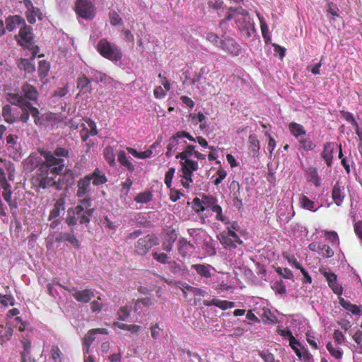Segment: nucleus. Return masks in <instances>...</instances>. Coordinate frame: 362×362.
Segmentation results:
<instances>
[{"label": "nucleus", "instance_id": "obj_1", "mask_svg": "<svg viewBox=\"0 0 362 362\" xmlns=\"http://www.w3.org/2000/svg\"><path fill=\"white\" fill-rule=\"evenodd\" d=\"M195 148L194 145L187 144L182 152L178 153L175 156L176 159L181 160L180 162V172L182 173L180 175L181 184L187 189L189 188L193 182V173L199 169L198 162L189 158L192 155H194Z\"/></svg>", "mask_w": 362, "mask_h": 362}, {"label": "nucleus", "instance_id": "obj_2", "mask_svg": "<svg viewBox=\"0 0 362 362\" xmlns=\"http://www.w3.org/2000/svg\"><path fill=\"white\" fill-rule=\"evenodd\" d=\"M226 19L227 21L234 19L238 29L245 32L247 37H251L256 31L252 18L250 16L248 11L242 7L230 8Z\"/></svg>", "mask_w": 362, "mask_h": 362}, {"label": "nucleus", "instance_id": "obj_3", "mask_svg": "<svg viewBox=\"0 0 362 362\" xmlns=\"http://www.w3.org/2000/svg\"><path fill=\"white\" fill-rule=\"evenodd\" d=\"M40 153L45 160L38 165L37 172L43 173L51 172L52 175H58L62 173L65 167L64 159L57 157L53 152L49 151L42 150Z\"/></svg>", "mask_w": 362, "mask_h": 362}, {"label": "nucleus", "instance_id": "obj_4", "mask_svg": "<svg viewBox=\"0 0 362 362\" xmlns=\"http://www.w3.org/2000/svg\"><path fill=\"white\" fill-rule=\"evenodd\" d=\"M96 49L103 57L111 62H118L122 57L120 49L115 44L109 42L106 38L99 40Z\"/></svg>", "mask_w": 362, "mask_h": 362}, {"label": "nucleus", "instance_id": "obj_5", "mask_svg": "<svg viewBox=\"0 0 362 362\" xmlns=\"http://www.w3.org/2000/svg\"><path fill=\"white\" fill-rule=\"evenodd\" d=\"M72 214H75L80 224H87L90 221L95 209L91 207L90 197H84L78 202L74 209H71Z\"/></svg>", "mask_w": 362, "mask_h": 362}, {"label": "nucleus", "instance_id": "obj_6", "mask_svg": "<svg viewBox=\"0 0 362 362\" xmlns=\"http://www.w3.org/2000/svg\"><path fill=\"white\" fill-rule=\"evenodd\" d=\"M159 244L158 237L151 233L140 238L134 244V252L141 256L146 255L149 250Z\"/></svg>", "mask_w": 362, "mask_h": 362}, {"label": "nucleus", "instance_id": "obj_7", "mask_svg": "<svg viewBox=\"0 0 362 362\" xmlns=\"http://www.w3.org/2000/svg\"><path fill=\"white\" fill-rule=\"evenodd\" d=\"M202 202L204 206L198 208L199 211H204L207 209H211L214 212L216 213V219L226 224L229 223L228 217L222 214V208L216 204L217 199L212 195H204L202 197Z\"/></svg>", "mask_w": 362, "mask_h": 362}, {"label": "nucleus", "instance_id": "obj_8", "mask_svg": "<svg viewBox=\"0 0 362 362\" xmlns=\"http://www.w3.org/2000/svg\"><path fill=\"white\" fill-rule=\"evenodd\" d=\"M217 237L225 249H235L238 245L243 243L242 240L230 228H228L227 230L220 233Z\"/></svg>", "mask_w": 362, "mask_h": 362}, {"label": "nucleus", "instance_id": "obj_9", "mask_svg": "<svg viewBox=\"0 0 362 362\" xmlns=\"http://www.w3.org/2000/svg\"><path fill=\"white\" fill-rule=\"evenodd\" d=\"M74 11L81 18L92 20L95 16V8L89 0H76Z\"/></svg>", "mask_w": 362, "mask_h": 362}, {"label": "nucleus", "instance_id": "obj_10", "mask_svg": "<svg viewBox=\"0 0 362 362\" xmlns=\"http://www.w3.org/2000/svg\"><path fill=\"white\" fill-rule=\"evenodd\" d=\"M18 44L22 47H30L34 41L33 28L25 24L19 30L18 34L15 36Z\"/></svg>", "mask_w": 362, "mask_h": 362}, {"label": "nucleus", "instance_id": "obj_11", "mask_svg": "<svg viewBox=\"0 0 362 362\" xmlns=\"http://www.w3.org/2000/svg\"><path fill=\"white\" fill-rule=\"evenodd\" d=\"M23 4L27 9L25 12V17L30 24L35 23L36 18L40 21L43 19V14L40 9L35 7L30 0H23Z\"/></svg>", "mask_w": 362, "mask_h": 362}, {"label": "nucleus", "instance_id": "obj_12", "mask_svg": "<svg viewBox=\"0 0 362 362\" xmlns=\"http://www.w3.org/2000/svg\"><path fill=\"white\" fill-rule=\"evenodd\" d=\"M220 48L233 56L239 55L242 50L240 45L233 38L223 40Z\"/></svg>", "mask_w": 362, "mask_h": 362}, {"label": "nucleus", "instance_id": "obj_13", "mask_svg": "<svg viewBox=\"0 0 362 362\" xmlns=\"http://www.w3.org/2000/svg\"><path fill=\"white\" fill-rule=\"evenodd\" d=\"M107 330L105 328H96L90 329L83 339V345L85 346V349L83 350L84 354L86 355V354L89 353L90 346L95 340V334H107Z\"/></svg>", "mask_w": 362, "mask_h": 362}, {"label": "nucleus", "instance_id": "obj_14", "mask_svg": "<svg viewBox=\"0 0 362 362\" xmlns=\"http://www.w3.org/2000/svg\"><path fill=\"white\" fill-rule=\"evenodd\" d=\"M322 274L328 282V285L332 291L337 294L341 295L343 292L342 286L337 282V275L331 272H323Z\"/></svg>", "mask_w": 362, "mask_h": 362}, {"label": "nucleus", "instance_id": "obj_15", "mask_svg": "<svg viewBox=\"0 0 362 362\" xmlns=\"http://www.w3.org/2000/svg\"><path fill=\"white\" fill-rule=\"evenodd\" d=\"M90 80L83 74L81 73L77 78L76 88L79 90V94H90L92 93V87L90 86Z\"/></svg>", "mask_w": 362, "mask_h": 362}, {"label": "nucleus", "instance_id": "obj_16", "mask_svg": "<svg viewBox=\"0 0 362 362\" xmlns=\"http://www.w3.org/2000/svg\"><path fill=\"white\" fill-rule=\"evenodd\" d=\"M57 175H52L51 172L43 173L42 172H37V180L39 182V187L46 189L52 187L55 185L56 182L54 178Z\"/></svg>", "mask_w": 362, "mask_h": 362}, {"label": "nucleus", "instance_id": "obj_17", "mask_svg": "<svg viewBox=\"0 0 362 362\" xmlns=\"http://www.w3.org/2000/svg\"><path fill=\"white\" fill-rule=\"evenodd\" d=\"M90 192V181L89 176L85 175L77 181L76 196L78 198L84 197Z\"/></svg>", "mask_w": 362, "mask_h": 362}, {"label": "nucleus", "instance_id": "obj_18", "mask_svg": "<svg viewBox=\"0 0 362 362\" xmlns=\"http://www.w3.org/2000/svg\"><path fill=\"white\" fill-rule=\"evenodd\" d=\"M344 191V187L341 185L339 181H337L332 190V198L338 206H341L344 202L345 197Z\"/></svg>", "mask_w": 362, "mask_h": 362}, {"label": "nucleus", "instance_id": "obj_19", "mask_svg": "<svg viewBox=\"0 0 362 362\" xmlns=\"http://www.w3.org/2000/svg\"><path fill=\"white\" fill-rule=\"evenodd\" d=\"M6 29L8 32H13L21 25H25V19L19 15L8 16L6 20Z\"/></svg>", "mask_w": 362, "mask_h": 362}, {"label": "nucleus", "instance_id": "obj_20", "mask_svg": "<svg viewBox=\"0 0 362 362\" xmlns=\"http://www.w3.org/2000/svg\"><path fill=\"white\" fill-rule=\"evenodd\" d=\"M334 150V144L333 142H326L323 146V151L321 153V157L323 158L328 167L332 165L333 154Z\"/></svg>", "mask_w": 362, "mask_h": 362}, {"label": "nucleus", "instance_id": "obj_21", "mask_svg": "<svg viewBox=\"0 0 362 362\" xmlns=\"http://www.w3.org/2000/svg\"><path fill=\"white\" fill-rule=\"evenodd\" d=\"M180 139H182V138L180 137L178 132L169 139L168 144L167 146V151L165 153V156L168 158L171 157L173 154L179 148L177 146L182 144Z\"/></svg>", "mask_w": 362, "mask_h": 362}, {"label": "nucleus", "instance_id": "obj_22", "mask_svg": "<svg viewBox=\"0 0 362 362\" xmlns=\"http://www.w3.org/2000/svg\"><path fill=\"white\" fill-rule=\"evenodd\" d=\"M203 304L205 306H211L214 305L223 310H226L229 308H232L235 307V303L232 301H228L226 300H220L218 298H213L211 300H204L203 301Z\"/></svg>", "mask_w": 362, "mask_h": 362}, {"label": "nucleus", "instance_id": "obj_23", "mask_svg": "<svg viewBox=\"0 0 362 362\" xmlns=\"http://www.w3.org/2000/svg\"><path fill=\"white\" fill-rule=\"evenodd\" d=\"M89 176L90 181L94 186L102 185L107 182L105 174L99 168H95L92 173L87 175Z\"/></svg>", "mask_w": 362, "mask_h": 362}, {"label": "nucleus", "instance_id": "obj_24", "mask_svg": "<svg viewBox=\"0 0 362 362\" xmlns=\"http://www.w3.org/2000/svg\"><path fill=\"white\" fill-rule=\"evenodd\" d=\"M55 240L57 243L68 242L77 249L80 247L79 241L74 234L73 230H71V233H60L56 237Z\"/></svg>", "mask_w": 362, "mask_h": 362}, {"label": "nucleus", "instance_id": "obj_25", "mask_svg": "<svg viewBox=\"0 0 362 362\" xmlns=\"http://www.w3.org/2000/svg\"><path fill=\"white\" fill-rule=\"evenodd\" d=\"M72 296L78 302L87 303L95 295L92 290L86 288L82 291L76 290V292L72 293Z\"/></svg>", "mask_w": 362, "mask_h": 362}, {"label": "nucleus", "instance_id": "obj_26", "mask_svg": "<svg viewBox=\"0 0 362 362\" xmlns=\"http://www.w3.org/2000/svg\"><path fill=\"white\" fill-rule=\"evenodd\" d=\"M0 187L3 189L2 197L7 202L10 209H16L18 208V204L16 201L12 200L11 185L8 184Z\"/></svg>", "mask_w": 362, "mask_h": 362}, {"label": "nucleus", "instance_id": "obj_27", "mask_svg": "<svg viewBox=\"0 0 362 362\" xmlns=\"http://www.w3.org/2000/svg\"><path fill=\"white\" fill-rule=\"evenodd\" d=\"M288 130L290 133L298 140L302 136L306 135L305 127L297 122H292L288 124Z\"/></svg>", "mask_w": 362, "mask_h": 362}, {"label": "nucleus", "instance_id": "obj_28", "mask_svg": "<svg viewBox=\"0 0 362 362\" xmlns=\"http://www.w3.org/2000/svg\"><path fill=\"white\" fill-rule=\"evenodd\" d=\"M298 142L299 144V151L308 152L313 151L317 146L316 144L306 135L298 139Z\"/></svg>", "mask_w": 362, "mask_h": 362}, {"label": "nucleus", "instance_id": "obj_29", "mask_svg": "<svg viewBox=\"0 0 362 362\" xmlns=\"http://www.w3.org/2000/svg\"><path fill=\"white\" fill-rule=\"evenodd\" d=\"M117 160L122 167H124L130 173L134 171L135 165L130 161L124 151L120 150L118 151Z\"/></svg>", "mask_w": 362, "mask_h": 362}, {"label": "nucleus", "instance_id": "obj_30", "mask_svg": "<svg viewBox=\"0 0 362 362\" xmlns=\"http://www.w3.org/2000/svg\"><path fill=\"white\" fill-rule=\"evenodd\" d=\"M305 173L308 181L313 183L316 187H319L321 185V179L318 175L317 168L310 167L306 170Z\"/></svg>", "mask_w": 362, "mask_h": 362}, {"label": "nucleus", "instance_id": "obj_31", "mask_svg": "<svg viewBox=\"0 0 362 362\" xmlns=\"http://www.w3.org/2000/svg\"><path fill=\"white\" fill-rule=\"evenodd\" d=\"M18 136L13 134H9L6 137V144L8 145V150L13 151V157L15 158L19 155L18 149L20 144L17 142Z\"/></svg>", "mask_w": 362, "mask_h": 362}, {"label": "nucleus", "instance_id": "obj_32", "mask_svg": "<svg viewBox=\"0 0 362 362\" xmlns=\"http://www.w3.org/2000/svg\"><path fill=\"white\" fill-rule=\"evenodd\" d=\"M178 251L182 257L187 256L189 252H192L194 247L192 244L185 238H180L178 240Z\"/></svg>", "mask_w": 362, "mask_h": 362}, {"label": "nucleus", "instance_id": "obj_33", "mask_svg": "<svg viewBox=\"0 0 362 362\" xmlns=\"http://www.w3.org/2000/svg\"><path fill=\"white\" fill-rule=\"evenodd\" d=\"M22 91L24 93L25 98L28 100L33 101H35L37 100L38 92L36 88L33 86L26 83L22 86Z\"/></svg>", "mask_w": 362, "mask_h": 362}, {"label": "nucleus", "instance_id": "obj_34", "mask_svg": "<svg viewBox=\"0 0 362 362\" xmlns=\"http://www.w3.org/2000/svg\"><path fill=\"white\" fill-rule=\"evenodd\" d=\"M13 329L11 327L6 325H0V344H3L9 341L13 335Z\"/></svg>", "mask_w": 362, "mask_h": 362}, {"label": "nucleus", "instance_id": "obj_35", "mask_svg": "<svg viewBox=\"0 0 362 362\" xmlns=\"http://www.w3.org/2000/svg\"><path fill=\"white\" fill-rule=\"evenodd\" d=\"M8 100L11 104L20 107L29 105V102L26 101L21 95L18 93H8Z\"/></svg>", "mask_w": 362, "mask_h": 362}, {"label": "nucleus", "instance_id": "obj_36", "mask_svg": "<svg viewBox=\"0 0 362 362\" xmlns=\"http://www.w3.org/2000/svg\"><path fill=\"white\" fill-rule=\"evenodd\" d=\"M210 267V265H205L201 264H196L192 265V268L194 269L199 276L206 279H209L211 276Z\"/></svg>", "mask_w": 362, "mask_h": 362}, {"label": "nucleus", "instance_id": "obj_37", "mask_svg": "<svg viewBox=\"0 0 362 362\" xmlns=\"http://www.w3.org/2000/svg\"><path fill=\"white\" fill-rule=\"evenodd\" d=\"M166 282L168 284H173V285H181L182 286H183L185 288L187 289V291H189V292H192V293H194L195 296H204L206 292L199 288H196V287H193L186 283H182V282H173V281H166Z\"/></svg>", "mask_w": 362, "mask_h": 362}, {"label": "nucleus", "instance_id": "obj_38", "mask_svg": "<svg viewBox=\"0 0 362 362\" xmlns=\"http://www.w3.org/2000/svg\"><path fill=\"white\" fill-rule=\"evenodd\" d=\"M299 204L303 209L311 211H316L318 209V208H315V203L305 195H302L299 198Z\"/></svg>", "mask_w": 362, "mask_h": 362}, {"label": "nucleus", "instance_id": "obj_39", "mask_svg": "<svg viewBox=\"0 0 362 362\" xmlns=\"http://www.w3.org/2000/svg\"><path fill=\"white\" fill-rule=\"evenodd\" d=\"M64 201L63 199H58L54 205V208L51 210L48 219L49 221L57 218L61 210H64Z\"/></svg>", "mask_w": 362, "mask_h": 362}, {"label": "nucleus", "instance_id": "obj_40", "mask_svg": "<svg viewBox=\"0 0 362 362\" xmlns=\"http://www.w3.org/2000/svg\"><path fill=\"white\" fill-rule=\"evenodd\" d=\"M50 357L54 362H64V354L58 345L51 346Z\"/></svg>", "mask_w": 362, "mask_h": 362}, {"label": "nucleus", "instance_id": "obj_41", "mask_svg": "<svg viewBox=\"0 0 362 362\" xmlns=\"http://www.w3.org/2000/svg\"><path fill=\"white\" fill-rule=\"evenodd\" d=\"M18 66L21 70H23L25 73H33L35 70L34 64L28 59H21L18 64Z\"/></svg>", "mask_w": 362, "mask_h": 362}, {"label": "nucleus", "instance_id": "obj_42", "mask_svg": "<svg viewBox=\"0 0 362 362\" xmlns=\"http://www.w3.org/2000/svg\"><path fill=\"white\" fill-rule=\"evenodd\" d=\"M103 156L110 166L115 165V155L111 146H106L103 150Z\"/></svg>", "mask_w": 362, "mask_h": 362}, {"label": "nucleus", "instance_id": "obj_43", "mask_svg": "<svg viewBox=\"0 0 362 362\" xmlns=\"http://www.w3.org/2000/svg\"><path fill=\"white\" fill-rule=\"evenodd\" d=\"M153 199V194L150 191H145L138 194L134 197V201L137 203L146 204Z\"/></svg>", "mask_w": 362, "mask_h": 362}, {"label": "nucleus", "instance_id": "obj_44", "mask_svg": "<svg viewBox=\"0 0 362 362\" xmlns=\"http://www.w3.org/2000/svg\"><path fill=\"white\" fill-rule=\"evenodd\" d=\"M50 65L46 60H41L39 62L38 74L40 78H44L48 76Z\"/></svg>", "mask_w": 362, "mask_h": 362}, {"label": "nucleus", "instance_id": "obj_45", "mask_svg": "<svg viewBox=\"0 0 362 362\" xmlns=\"http://www.w3.org/2000/svg\"><path fill=\"white\" fill-rule=\"evenodd\" d=\"M339 304L345 310L351 312L353 314L357 315L360 313V308L357 305L345 300L344 298L339 299Z\"/></svg>", "mask_w": 362, "mask_h": 362}, {"label": "nucleus", "instance_id": "obj_46", "mask_svg": "<svg viewBox=\"0 0 362 362\" xmlns=\"http://www.w3.org/2000/svg\"><path fill=\"white\" fill-rule=\"evenodd\" d=\"M113 327H117L120 329L127 330L131 332L136 333L140 330V326L136 325H127L122 322H115L113 323Z\"/></svg>", "mask_w": 362, "mask_h": 362}, {"label": "nucleus", "instance_id": "obj_47", "mask_svg": "<svg viewBox=\"0 0 362 362\" xmlns=\"http://www.w3.org/2000/svg\"><path fill=\"white\" fill-rule=\"evenodd\" d=\"M2 116L4 119L9 124H12L16 121V118L11 112V107L9 105L3 106Z\"/></svg>", "mask_w": 362, "mask_h": 362}, {"label": "nucleus", "instance_id": "obj_48", "mask_svg": "<svg viewBox=\"0 0 362 362\" xmlns=\"http://www.w3.org/2000/svg\"><path fill=\"white\" fill-rule=\"evenodd\" d=\"M324 235L326 238L327 240L330 242L333 246H334V245L339 246V238L336 231L325 230L324 232Z\"/></svg>", "mask_w": 362, "mask_h": 362}, {"label": "nucleus", "instance_id": "obj_49", "mask_svg": "<svg viewBox=\"0 0 362 362\" xmlns=\"http://www.w3.org/2000/svg\"><path fill=\"white\" fill-rule=\"evenodd\" d=\"M318 249L320 251L319 254L322 257L331 258L334 256V251L328 245L325 244L321 246H319Z\"/></svg>", "mask_w": 362, "mask_h": 362}, {"label": "nucleus", "instance_id": "obj_50", "mask_svg": "<svg viewBox=\"0 0 362 362\" xmlns=\"http://www.w3.org/2000/svg\"><path fill=\"white\" fill-rule=\"evenodd\" d=\"M329 354L336 359H340L342 357V351L339 348H334L331 342H328L326 346Z\"/></svg>", "mask_w": 362, "mask_h": 362}, {"label": "nucleus", "instance_id": "obj_51", "mask_svg": "<svg viewBox=\"0 0 362 362\" xmlns=\"http://www.w3.org/2000/svg\"><path fill=\"white\" fill-rule=\"evenodd\" d=\"M168 264L169 270L170 271L171 273L177 276L182 274L183 269L178 263H177L175 261H171L168 262Z\"/></svg>", "mask_w": 362, "mask_h": 362}, {"label": "nucleus", "instance_id": "obj_52", "mask_svg": "<svg viewBox=\"0 0 362 362\" xmlns=\"http://www.w3.org/2000/svg\"><path fill=\"white\" fill-rule=\"evenodd\" d=\"M272 288L279 294H284L286 292V285L281 279L276 281Z\"/></svg>", "mask_w": 362, "mask_h": 362}, {"label": "nucleus", "instance_id": "obj_53", "mask_svg": "<svg viewBox=\"0 0 362 362\" xmlns=\"http://www.w3.org/2000/svg\"><path fill=\"white\" fill-rule=\"evenodd\" d=\"M206 39L208 41H209L211 43H212L214 46L221 47V42H223V40H221L219 37L214 33H209L206 35Z\"/></svg>", "mask_w": 362, "mask_h": 362}, {"label": "nucleus", "instance_id": "obj_54", "mask_svg": "<svg viewBox=\"0 0 362 362\" xmlns=\"http://www.w3.org/2000/svg\"><path fill=\"white\" fill-rule=\"evenodd\" d=\"M109 18L112 25L116 26L122 23V20L115 11L109 13Z\"/></svg>", "mask_w": 362, "mask_h": 362}, {"label": "nucleus", "instance_id": "obj_55", "mask_svg": "<svg viewBox=\"0 0 362 362\" xmlns=\"http://www.w3.org/2000/svg\"><path fill=\"white\" fill-rule=\"evenodd\" d=\"M30 115L34 118V122L36 124H40V112L37 108L31 105L29 103V105H27Z\"/></svg>", "mask_w": 362, "mask_h": 362}, {"label": "nucleus", "instance_id": "obj_56", "mask_svg": "<svg viewBox=\"0 0 362 362\" xmlns=\"http://www.w3.org/2000/svg\"><path fill=\"white\" fill-rule=\"evenodd\" d=\"M260 21V28L262 34V37L264 40L269 39V28L267 23L265 22L263 17L258 16Z\"/></svg>", "mask_w": 362, "mask_h": 362}, {"label": "nucleus", "instance_id": "obj_57", "mask_svg": "<svg viewBox=\"0 0 362 362\" xmlns=\"http://www.w3.org/2000/svg\"><path fill=\"white\" fill-rule=\"evenodd\" d=\"M131 309L127 306L121 307L118 312V320L121 321L125 320L130 315Z\"/></svg>", "mask_w": 362, "mask_h": 362}, {"label": "nucleus", "instance_id": "obj_58", "mask_svg": "<svg viewBox=\"0 0 362 362\" xmlns=\"http://www.w3.org/2000/svg\"><path fill=\"white\" fill-rule=\"evenodd\" d=\"M175 173V168H170L167 171L165 175V184L168 188H170L172 186V180L174 177V174Z\"/></svg>", "mask_w": 362, "mask_h": 362}, {"label": "nucleus", "instance_id": "obj_59", "mask_svg": "<svg viewBox=\"0 0 362 362\" xmlns=\"http://www.w3.org/2000/svg\"><path fill=\"white\" fill-rule=\"evenodd\" d=\"M340 114L346 122H349L353 126H357L358 123L352 113L349 112H346L344 110H341Z\"/></svg>", "mask_w": 362, "mask_h": 362}, {"label": "nucleus", "instance_id": "obj_60", "mask_svg": "<svg viewBox=\"0 0 362 362\" xmlns=\"http://www.w3.org/2000/svg\"><path fill=\"white\" fill-rule=\"evenodd\" d=\"M216 175V178L214 180V184L218 186L226 178L227 173L225 170L220 168L217 170Z\"/></svg>", "mask_w": 362, "mask_h": 362}, {"label": "nucleus", "instance_id": "obj_61", "mask_svg": "<svg viewBox=\"0 0 362 362\" xmlns=\"http://www.w3.org/2000/svg\"><path fill=\"white\" fill-rule=\"evenodd\" d=\"M249 142L252 151L258 152L259 150V142L255 135H250Z\"/></svg>", "mask_w": 362, "mask_h": 362}, {"label": "nucleus", "instance_id": "obj_62", "mask_svg": "<svg viewBox=\"0 0 362 362\" xmlns=\"http://www.w3.org/2000/svg\"><path fill=\"white\" fill-rule=\"evenodd\" d=\"M68 215L65 219L66 223L69 226H74L77 224L78 219L75 214H72L71 209H69Z\"/></svg>", "mask_w": 362, "mask_h": 362}, {"label": "nucleus", "instance_id": "obj_63", "mask_svg": "<svg viewBox=\"0 0 362 362\" xmlns=\"http://www.w3.org/2000/svg\"><path fill=\"white\" fill-rule=\"evenodd\" d=\"M53 153L58 158H68L69 156V150L64 147H57Z\"/></svg>", "mask_w": 362, "mask_h": 362}, {"label": "nucleus", "instance_id": "obj_64", "mask_svg": "<svg viewBox=\"0 0 362 362\" xmlns=\"http://www.w3.org/2000/svg\"><path fill=\"white\" fill-rule=\"evenodd\" d=\"M258 354L264 362H274V355L268 351H259Z\"/></svg>", "mask_w": 362, "mask_h": 362}]
</instances>
